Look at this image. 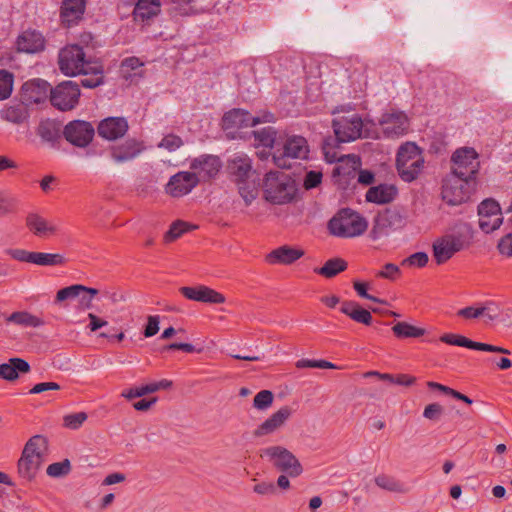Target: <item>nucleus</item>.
Wrapping results in <instances>:
<instances>
[{
    "mask_svg": "<svg viewBox=\"0 0 512 512\" xmlns=\"http://www.w3.org/2000/svg\"><path fill=\"white\" fill-rule=\"evenodd\" d=\"M60 71L69 77L77 75L89 76L81 80L85 88H96L104 83L103 67L100 63L88 59L78 44L66 45L58 53Z\"/></svg>",
    "mask_w": 512,
    "mask_h": 512,
    "instance_id": "nucleus-1",
    "label": "nucleus"
},
{
    "mask_svg": "<svg viewBox=\"0 0 512 512\" xmlns=\"http://www.w3.org/2000/svg\"><path fill=\"white\" fill-rule=\"evenodd\" d=\"M227 173L231 180L238 186V191L245 204L250 205L258 195L256 183V171L253 169L252 160L244 153L233 155L227 161Z\"/></svg>",
    "mask_w": 512,
    "mask_h": 512,
    "instance_id": "nucleus-2",
    "label": "nucleus"
},
{
    "mask_svg": "<svg viewBox=\"0 0 512 512\" xmlns=\"http://www.w3.org/2000/svg\"><path fill=\"white\" fill-rule=\"evenodd\" d=\"M47 446V439L42 435H35L26 442L17 464L21 478L32 481L36 477L44 462Z\"/></svg>",
    "mask_w": 512,
    "mask_h": 512,
    "instance_id": "nucleus-3",
    "label": "nucleus"
},
{
    "mask_svg": "<svg viewBox=\"0 0 512 512\" xmlns=\"http://www.w3.org/2000/svg\"><path fill=\"white\" fill-rule=\"evenodd\" d=\"M309 153L307 140L298 135L280 136V141L273 151L274 164L282 169H289L292 160L306 159Z\"/></svg>",
    "mask_w": 512,
    "mask_h": 512,
    "instance_id": "nucleus-4",
    "label": "nucleus"
},
{
    "mask_svg": "<svg viewBox=\"0 0 512 512\" xmlns=\"http://www.w3.org/2000/svg\"><path fill=\"white\" fill-rule=\"evenodd\" d=\"M296 193L292 178L278 171H270L263 181V194L266 201L272 204H285L290 202Z\"/></svg>",
    "mask_w": 512,
    "mask_h": 512,
    "instance_id": "nucleus-5",
    "label": "nucleus"
},
{
    "mask_svg": "<svg viewBox=\"0 0 512 512\" xmlns=\"http://www.w3.org/2000/svg\"><path fill=\"white\" fill-rule=\"evenodd\" d=\"M368 228L367 220L359 213L341 209L328 222L330 234L340 238H354L362 235Z\"/></svg>",
    "mask_w": 512,
    "mask_h": 512,
    "instance_id": "nucleus-6",
    "label": "nucleus"
},
{
    "mask_svg": "<svg viewBox=\"0 0 512 512\" xmlns=\"http://www.w3.org/2000/svg\"><path fill=\"white\" fill-rule=\"evenodd\" d=\"M396 168L400 178L405 182H412L420 175L424 168V157L415 143L406 142L400 146Z\"/></svg>",
    "mask_w": 512,
    "mask_h": 512,
    "instance_id": "nucleus-7",
    "label": "nucleus"
},
{
    "mask_svg": "<svg viewBox=\"0 0 512 512\" xmlns=\"http://www.w3.org/2000/svg\"><path fill=\"white\" fill-rule=\"evenodd\" d=\"M476 189V180L449 173L442 182V199L449 205L467 202Z\"/></svg>",
    "mask_w": 512,
    "mask_h": 512,
    "instance_id": "nucleus-8",
    "label": "nucleus"
},
{
    "mask_svg": "<svg viewBox=\"0 0 512 512\" xmlns=\"http://www.w3.org/2000/svg\"><path fill=\"white\" fill-rule=\"evenodd\" d=\"M260 457L271 463L275 469L286 473L290 477H298L303 472L302 465L296 456L283 446L266 447L260 450Z\"/></svg>",
    "mask_w": 512,
    "mask_h": 512,
    "instance_id": "nucleus-9",
    "label": "nucleus"
},
{
    "mask_svg": "<svg viewBox=\"0 0 512 512\" xmlns=\"http://www.w3.org/2000/svg\"><path fill=\"white\" fill-rule=\"evenodd\" d=\"M451 162V173L476 180L480 163L478 161V154L473 148L457 149L451 157Z\"/></svg>",
    "mask_w": 512,
    "mask_h": 512,
    "instance_id": "nucleus-10",
    "label": "nucleus"
},
{
    "mask_svg": "<svg viewBox=\"0 0 512 512\" xmlns=\"http://www.w3.org/2000/svg\"><path fill=\"white\" fill-rule=\"evenodd\" d=\"M332 126L338 142H351L362 136L363 121L356 113L336 116Z\"/></svg>",
    "mask_w": 512,
    "mask_h": 512,
    "instance_id": "nucleus-11",
    "label": "nucleus"
},
{
    "mask_svg": "<svg viewBox=\"0 0 512 512\" xmlns=\"http://www.w3.org/2000/svg\"><path fill=\"white\" fill-rule=\"evenodd\" d=\"M274 116L265 112L262 116H252L244 109L235 108L226 112L222 118V127L225 130L254 127L260 123L273 122Z\"/></svg>",
    "mask_w": 512,
    "mask_h": 512,
    "instance_id": "nucleus-12",
    "label": "nucleus"
},
{
    "mask_svg": "<svg viewBox=\"0 0 512 512\" xmlns=\"http://www.w3.org/2000/svg\"><path fill=\"white\" fill-rule=\"evenodd\" d=\"M79 85L71 80L64 81L50 90L51 104L61 111L73 109L79 101Z\"/></svg>",
    "mask_w": 512,
    "mask_h": 512,
    "instance_id": "nucleus-13",
    "label": "nucleus"
},
{
    "mask_svg": "<svg viewBox=\"0 0 512 512\" xmlns=\"http://www.w3.org/2000/svg\"><path fill=\"white\" fill-rule=\"evenodd\" d=\"M465 241L461 235L447 234L437 238L433 243V257L438 265L450 260L457 252L463 250Z\"/></svg>",
    "mask_w": 512,
    "mask_h": 512,
    "instance_id": "nucleus-14",
    "label": "nucleus"
},
{
    "mask_svg": "<svg viewBox=\"0 0 512 512\" xmlns=\"http://www.w3.org/2000/svg\"><path fill=\"white\" fill-rule=\"evenodd\" d=\"M95 129L90 122L84 120L70 121L63 129L64 138L73 146L87 147L93 140Z\"/></svg>",
    "mask_w": 512,
    "mask_h": 512,
    "instance_id": "nucleus-15",
    "label": "nucleus"
},
{
    "mask_svg": "<svg viewBox=\"0 0 512 512\" xmlns=\"http://www.w3.org/2000/svg\"><path fill=\"white\" fill-rule=\"evenodd\" d=\"M404 225V218L400 212L396 210H386L384 213L378 214L373 221L370 230V238L374 241L389 235L390 232L401 228Z\"/></svg>",
    "mask_w": 512,
    "mask_h": 512,
    "instance_id": "nucleus-16",
    "label": "nucleus"
},
{
    "mask_svg": "<svg viewBox=\"0 0 512 512\" xmlns=\"http://www.w3.org/2000/svg\"><path fill=\"white\" fill-rule=\"evenodd\" d=\"M479 227L485 233H491L498 229L502 222L500 205L494 199H486L478 206Z\"/></svg>",
    "mask_w": 512,
    "mask_h": 512,
    "instance_id": "nucleus-17",
    "label": "nucleus"
},
{
    "mask_svg": "<svg viewBox=\"0 0 512 512\" xmlns=\"http://www.w3.org/2000/svg\"><path fill=\"white\" fill-rule=\"evenodd\" d=\"M189 168L200 181H209L215 178L220 169L222 162L218 156L203 154L190 160Z\"/></svg>",
    "mask_w": 512,
    "mask_h": 512,
    "instance_id": "nucleus-18",
    "label": "nucleus"
},
{
    "mask_svg": "<svg viewBox=\"0 0 512 512\" xmlns=\"http://www.w3.org/2000/svg\"><path fill=\"white\" fill-rule=\"evenodd\" d=\"M379 125L382 132L388 138H397L409 129V121L406 114L402 111L391 110L382 114Z\"/></svg>",
    "mask_w": 512,
    "mask_h": 512,
    "instance_id": "nucleus-19",
    "label": "nucleus"
},
{
    "mask_svg": "<svg viewBox=\"0 0 512 512\" xmlns=\"http://www.w3.org/2000/svg\"><path fill=\"white\" fill-rule=\"evenodd\" d=\"M198 184L199 179L191 171H180L170 177L165 191L173 198H180L189 194Z\"/></svg>",
    "mask_w": 512,
    "mask_h": 512,
    "instance_id": "nucleus-20",
    "label": "nucleus"
},
{
    "mask_svg": "<svg viewBox=\"0 0 512 512\" xmlns=\"http://www.w3.org/2000/svg\"><path fill=\"white\" fill-rule=\"evenodd\" d=\"M292 413V408L289 406H282L255 428L253 436L255 438H262L276 433L290 419Z\"/></svg>",
    "mask_w": 512,
    "mask_h": 512,
    "instance_id": "nucleus-21",
    "label": "nucleus"
},
{
    "mask_svg": "<svg viewBox=\"0 0 512 512\" xmlns=\"http://www.w3.org/2000/svg\"><path fill=\"white\" fill-rule=\"evenodd\" d=\"M328 141L325 143V156L330 162H337L333 169V176H342L344 178H352L356 175L360 166V159L355 155H342L337 157L335 153L332 155L328 151Z\"/></svg>",
    "mask_w": 512,
    "mask_h": 512,
    "instance_id": "nucleus-22",
    "label": "nucleus"
},
{
    "mask_svg": "<svg viewBox=\"0 0 512 512\" xmlns=\"http://www.w3.org/2000/svg\"><path fill=\"white\" fill-rule=\"evenodd\" d=\"M49 84L42 79L27 81L22 85L20 99L29 107L31 104H39L47 98Z\"/></svg>",
    "mask_w": 512,
    "mask_h": 512,
    "instance_id": "nucleus-23",
    "label": "nucleus"
},
{
    "mask_svg": "<svg viewBox=\"0 0 512 512\" xmlns=\"http://www.w3.org/2000/svg\"><path fill=\"white\" fill-rule=\"evenodd\" d=\"M128 128V122L124 117H107L100 121L97 132L101 138L114 141L122 138L127 133Z\"/></svg>",
    "mask_w": 512,
    "mask_h": 512,
    "instance_id": "nucleus-24",
    "label": "nucleus"
},
{
    "mask_svg": "<svg viewBox=\"0 0 512 512\" xmlns=\"http://www.w3.org/2000/svg\"><path fill=\"white\" fill-rule=\"evenodd\" d=\"M440 341L449 345H456L461 347H466L469 349L474 350H480V351H486V352H493V353H501V354H507L509 355L511 352L500 346H495L491 344L481 343V342H475L472 341L462 335H457L453 333L443 334L440 337Z\"/></svg>",
    "mask_w": 512,
    "mask_h": 512,
    "instance_id": "nucleus-25",
    "label": "nucleus"
},
{
    "mask_svg": "<svg viewBox=\"0 0 512 512\" xmlns=\"http://www.w3.org/2000/svg\"><path fill=\"white\" fill-rule=\"evenodd\" d=\"M179 291L185 298L192 301L209 304H221L225 302V297L223 294L204 285L195 287L184 286L181 287Z\"/></svg>",
    "mask_w": 512,
    "mask_h": 512,
    "instance_id": "nucleus-26",
    "label": "nucleus"
},
{
    "mask_svg": "<svg viewBox=\"0 0 512 512\" xmlns=\"http://www.w3.org/2000/svg\"><path fill=\"white\" fill-rule=\"evenodd\" d=\"M145 149L142 141L135 138H129L125 142L114 145L110 149L111 158L116 163L131 161L139 156Z\"/></svg>",
    "mask_w": 512,
    "mask_h": 512,
    "instance_id": "nucleus-27",
    "label": "nucleus"
},
{
    "mask_svg": "<svg viewBox=\"0 0 512 512\" xmlns=\"http://www.w3.org/2000/svg\"><path fill=\"white\" fill-rule=\"evenodd\" d=\"M304 255V250L288 245L280 246L266 255V262L271 265H291Z\"/></svg>",
    "mask_w": 512,
    "mask_h": 512,
    "instance_id": "nucleus-28",
    "label": "nucleus"
},
{
    "mask_svg": "<svg viewBox=\"0 0 512 512\" xmlns=\"http://www.w3.org/2000/svg\"><path fill=\"white\" fill-rule=\"evenodd\" d=\"M85 9V0H63L60 12L62 23L67 27L77 24L83 18Z\"/></svg>",
    "mask_w": 512,
    "mask_h": 512,
    "instance_id": "nucleus-29",
    "label": "nucleus"
},
{
    "mask_svg": "<svg viewBox=\"0 0 512 512\" xmlns=\"http://www.w3.org/2000/svg\"><path fill=\"white\" fill-rule=\"evenodd\" d=\"M172 385L173 382L171 380L162 379L160 381H154L138 387L123 390L121 396L127 400H132L134 398L143 397L145 395L152 394L160 390H167L171 388Z\"/></svg>",
    "mask_w": 512,
    "mask_h": 512,
    "instance_id": "nucleus-30",
    "label": "nucleus"
},
{
    "mask_svg": "<svg viewBox=\"0 0 512 512\" xmlns=\"http://www.w3.org/2000/svg\"><path fill=\"white\" fill-rule=\"evenodd\" d=\"M29 363L22 358H10L8 362L0 364V379L15 381L20 374L30 372Z\"/></svg>",
    "mask_w": 512,
    "mask_h": 512,
    "instance_id": "nucleus-31",
    "label": "nucleus"
},
{
    "mask_svg": "<svg viewBox=\"0 0 512 512\" xmlns=\"http://www.w3.org/2000/svg\"><path fill=\"white\" fill-rule=\"evenodd\" d=\"M17 48L26 53H36L44 49V38L39 32L27 30L19 35Z\"/></svg>",
    "mask_w": 512,
    "mask_h": 512,
    "instance_id": "nucleus-32",
    "label": "nucleus"
},
{
    "mask_svg": "<svg viewBox=\"0 0 512 512\" xmlns=\"http://www.w3.org/2000/svg\"><path fill=\"white\" fill-rule=\"evenodd\" d=\"M340 311L350 317L353 321L370 326L373 321L371 313L362 308L359 303L355 301L346 300L341 303Z\"/></svg>",
    "mask_w": 512,
    "mask_h": 512,
    "instance_id": "nucleus-33",
    "label": "nucleus"
},
{
    "mask_svg": "<svg viewBox=\"0 0 512 512\" xmlns=\"http://www.w3.org/2000/svg\"><path fill=\"white\" fill-rule=\"evenodd\" d=\"M29 107L21 99L6 106L1 111V118L13 124H22L29 118Z\"/></svg>",
    "mask_w": 512,
    "mask_h": 512,
    "instance_id": "nucleus-34",
    "label": "nucleus"
},
{
    "mask_svg": "<svg viewBox=\"0 0 512 512\" xmlns=\"http://www.w3.org/2000/svg\"><path fill=\"white\" fill-rule=\"evenodd\" d=\"M26 225L30 231L39 237L53 235L57 232L55 225L36 213L27 216Z\"/></svg>",
    "mask_w": 512,
    "mask_h": 512,
    "instance_id": "nucleus-35",
    "label": "nucleus"
},
{
    "mask_svg": "<svg viewBox=\"0 0 512 512\" xmlns=\"http://www.w3.org/2000/svg\"><path fill=\"white\" fill-rule=\"evenodd\" d=\"M397 189L392 185H378L368 189L366 200L376 204H386L394 200Z\"/></svg>",
    "mask_w": 512,
    "mask_h": 512,
    "instance_id": "nucleus-36",
    "label": "nucleus"
},
{
    "mask_svg": "<svg viewBox=\"0 0 512 512\" xmlns=\"http://www.w3.org/2000/svg\"><path fill=\"white\" fill-rule=\"evenodd\" d=\"M160 0H138L134 8V16L142 21L149 20L160 13Z\"/></svg>",
    "mask_w": 512,
    "mask_h": 512,
    "instance_id": "nucleus-37",
    "label": "nucleus"
},
{
    "mask_svg": "<svg viewBox=\"0 0 512 512\" xmlns=\"http://www.w3.org/2000/svg\"><path fill=\"white\" fill-rule=\"evenodd\" d=\"M375 484L386 491L405 494L409 488L395 477L387 474H379L374 478Z\"/></svg>",
    "mask_w": 512,
    "mask_h": 512,
    "instance_id": "nucleus-38",
    "label": "nucleus"
},
{
    "mask_svg": "<svg viewBox=\"0 0 512 512\" xmlns=\"http://www.w3.org/2000/svg\"><path fill=\"white\" fill-rule=\"evenodd\" d=\"M392 332L399 339L419 338L426 333L424 328L414 326L405 321L395 323L392 327Z\"/></svg>",
    "mask_w": 512,
    "mask_h": 512,
    "instance_id": "nucleus-39",
    "label": "nucleus"
},
{
    "mask_svg": "<svg viewBox=\"0 0 512 512\" xmlns=\"http://www.w3.org/2000/svg\"><path fill=\"white\" fill-rule=\"evenodd\" d=\"M347 269V262L341 258H332L325 262V264L315 272L326 277L332 278Z\"/></svg>",
    "mask_w": 512,
    "mask_h": 512,
    "instance_id": "nucleus-40",
    "label": "nucleus"
},
{
    "mask_svg": "<svg viewBox=\"0 0 512 512\" xmlns=\"http://www.w3.org/2000/svg\"><path fill=\"white\" fill-rule=\"evenodd\" d=\"M7 321L24 327H38L43 324L40 318L25 311L12 313Z\"/></svg>",
    "mask_w": 512,
    "mask_h": 512,
    "instance_id": "nucleus-41",
    "label": "nucleus"
},
{
    "mask_svg": "<svg viewBox=\"0 0 512 512\" xmlns=\"http://www.w3.org/2000/svg\"><path fill=\"white\" fill-rule=\"evenodd\" d=\"M38 135L42 140L54 143L60 137V129L58 125L50 120L42 121L38 127Z\"/></svg>",
    "mask_w": 512,
    "mask_h": 512,
    "instance_id": "nucleus-42",
    "label": "nucleus"
},
{
    "mask_svg": "<svg viewBox=\"0 0 512 512\" xmlns=\"http://www.w3.org/2000/svg\"><path fill=\"white\" fill-rule=\"evenodd\" d=\"M254 137L259 144L273 148V151L275 150V146L278 141H280V136H276V131L273 127H265L261 130L254 131Z\"/></svg>",
    "mask_w": 512,
    "mask_h": 512,
    "instance_id": "nucleus-43",
    "label": "nucleus"
},
{
    "mask_svg": "<svg viewBox=\"0 0 512 512\" xmlns=\"http://www.w3.org/2000/svg\"><path fill=\"white\" fill-rule=\"evenodd\" d=\"M65 263L61 254L34 252L32 264L39 266H57Z\"/></svg>",
    "mask_w": 512,
    "mask_h": 512,
    "instance_id": "nucleus-44",
    "label": "nucleus"
},
{
    "mask_svg": "<svg viewBox=\"0 0 512 512\" xmlns=\"http://www.w3.org/2000/svg\"><path fill=\"white\" fill-rule=\"evenodd\" d=\"M143 66V62L137 57L125 58L121 63V74L126 80L132 79L134 76H140L138 70Z\"/></svg>",
    "mask_w": 512,
    "mask_h": 512,
    "instance_id": "nucleus-45",
    "label": "nucleus"
},
{
    "mask_svg": "<svg viewBox=\"0 0 512 512\" xmlns=\"http://www.w3.org/2000/svg\"><path fill=\"white\" fill-rule=\"evenodd\" d=\"M191 226L181 220L173 222L169 230L164 235V241L170 243L181 237L185 232L189 231Z\"/></svg>",
    "mask_w": 512,
    "mask_h": 512,
    "instance_id": "nucleus-46",
    "label": "nucleus"
},
{
    "mask_svg": "<svg viewBox=\"0 0 512 512\" xmlns=\"http://www.w3.org/2000/svg\"><path fill=\"white\" fill-rule=\"evenodd\" d=\"M84 290V285L74 284L65 288L60 289L56 293L55 304H59L69 299L79 297Z\"/></svg>",
    "mask_w": 512,
    "mask_h": 512,
    "instance_id": "nucleus-47",
    "label": "nucleus"
},
{
    "mask_svg": "<svg viewBox=\"0 0 512 512\" xmlns=\"http://www.w3.org/2000/svg\"><path fill=\"white\" fill-rule=\"evenodd\" d=\"M71 471V464L68 459L61 462H55L47 467L46 473L52 478H60L68 475Z\"/></svg>",
    "mask_w": 512,
    "mask_h": 512,
    "instance_id": "nucleus-48",
    "label": "nucleus"
},
{
    "mask_svg": "<svg viewBox=\"0 0 512 512\" xmlns=\"http://www.w3.org/2000/svg\"><path fill=\"white\" fill-rule=\"evenodd\" d=\"M274 395L270 390H261L253 399V407L265 411L273 404Z\"/></svg>",
    "mask_w": 512,
    "mask_h": 512,
    "instance_id": "nucleus-49",
    "label": "nucleus"
},
{
    "mask_svg": "<svg viewBox=\"0 0 512 512\" xmlns=\"http://www.w3.org/2000/svg\"><path fill=\"white\" fill-rule=\"evenodd\" d=\"M13 90V74L0 70V100H5L10 97Z\"/></svg>",
    "mask_w": 512,
    "mask_h": 512,
    "instance_id": "nucleus-50",
    "label": "nucleus"
},
{
    "mask_svg": "<svg viewBox=\"0 0 512 512\" xmlns=\"http://www.w3.org/2000/svg\"><path fill=\"white\" fill-rule=\"evenodd\" d=\"M184 145L183 139L176 134H167L158 143L157 147L165 149L169 152H174Z\"/></svg>",
    "mask_w": 512,
    "mask_h": 512,
    "instance_id": "nucleus-51",
    "label": "nucleus"
},
{
    "mask_svg": "<svg viewBox=\"0 0 512 512\" xmlns=\"http://www.w3.org/2000/svg\"><path fill=\"white\" fill-rule=\"evenodd\" d=\"M87 418L88 416L85 412L67 414L63 417V426L70 430H77L83 425Z\"/></svg>",
    "mask_w": 512,
    "mask_h": 512,
    "instance_id": "nucleus-52",
    "label": "nucleus"
},
{
    "mask_svg": "<svg viewBox=\"0 0 512 512\" xmlns=\"http://www.w3.org/2000/svg\"><path fill=\"white\" fill-rule=\"evenodd\" d=\"M299 369L303 368H320V369H338V367L326 360L300 359L295 363Z\"/></svg>",
    "mask_w": 512,
    "mask_h": 512,
    "instance_id": "nucleus-53",
    "label": "nucleus"
},
{
    "mask_svg": "<svg viewBox=\"0 0 512 512\" xmlns=\"http://www.w3.org/2000/svg\"><path fill=\"white\" fill-rule=\"evenodd\" d=\"M401 276V270L400 268L393 264V263H387L383 266L382 270L377 272L376 277L387 279L390 281H395Z\"/></svg>",
    "mask_w": 512,
    "mask_h": 512,
    "instance_id": "nucleus-54",
    "label": "nucleus"
},
{
    "mask_svg": "<svg viewBox=\"0 0 512 512\" xmlns=\"http://www.w3.org/2000/svg\"><path fill=\"white\" fill-rule=\"evenodd\" d=\"M481 312L486 321H493L499 317L500 308L497 303L488 301L481 305Z\"/></svg>",
    "mask_w": 512,
    "mask_h": 512,
    "instance_id": "nucleus-55",
    "label": "nucleus"
},
{
    "mask_svg": "<svg viewBox=\"0 0 512 512\" xmlns=\"http://www.w3.org/2000/svg\"><path fill=\"white\" fill-rule=\"evenodd\" d=\"M428 260V255L425 252H416L410 255L408 258L404 259L402 264L415 267H424L427 265Z\"/></svg>",
    "mask_w": 512,
    "mask_h": 512,
    "instance_id": "nucleus-56",
    "label": "nucleus"
},
{
    "mask_svg": "<svg viewBox=\"0 0 512 512\" xmlns=\"http://www.w3.org/2000/svg\"><path fill=\"white\" fill-rule=\"evenodd\" d=\"M443 414V407L438 403H432L425 407L423 416L426 419L437 421Z\"/></svg>",
    "mask_w": 512,
    "mask_h": 512,
    "instance_id": "nucleus-57",
    "label": "nucleus"
},
{
    "mask_svg": "<svg viewBox=\"0 0 512 512\" xmlns=\"http://www.w3.org/2000/svg\"><path fill=\"white\" fill-rule=\"evenodd\" d=\"M60 385L56 382H41L35 384L29 391L30 394H40L46 391H58Z\"/></svg>",
    "mask_w": 512,
    "mask_h": 512,
    "instance_id": "nucleus-58",
    "label": "nucleus"
},
{
    "mask_svg": "<svg viewBox=\"0 0 512 512\" xmlns=\"http://www.w3.org/2000/svg\"><path fill=\"white\" fill-rule=\"evenodd\" d=\"M322 180V173L319 171H309L304 179V187L306 189H312L317 187Z\"/></svg>",
    "mask_w": 512,
    "mask_h": 512,
    "instance_id": "nucleus-59",
    "label": "nucleus"
},
{
    "mask_svg": "<svg viewBox=\"0 0 512 512\" xmlns=\"http://www.w3.org/2000/svg\"><path fill=\"white\" fill-rule=\"evenodd\" d=\"M500 254L512 257V233L502 237L497 246Z\"/></svg>",
    "mask_w": 512,
    "mask_h": 512,
    "instance_id": "nucleus-60",
    "label": "nucleus"
},
{
    "mask_svg": "<svg viewBox=\"0 0 512 512\" xmlns=\"http://www.w3.org/2000/svg\"><path fill=\"white\" fill-rule=\"evenodd\" d=\"M159 331V316H149L147 319V324L144 329V336L146 338L152 337L156 335Z\"/></svg>",
    "mask_w": 512,
    "mask_h": 512,
    "instance_id": "nucleus-61",
    "label": "nucleus"
},
{
    "mask_svg": "<svg viewBox=\"0 0 512 512\" xmlns=\"http://www.w3.org/2000/svg\"><path fill=\"white\" fill-rule=\"evenodd\" d=\"M457 315L465 319H476L482 317L481 306H468L458 310Z\"/></svg>",
    "mask_w": 512,
    "mask_h": 512,
    "instance_id": "nucleus-62",
    "label": "nucleus"
},
{
    "mask_svg": "<svg viewBox=\"0 0 512 512\" xmlns=\"http://www.w3.org/2000/svg\"><path fill=\"white\" fill-rule=\"evenodd\" d=\"M11 257L20 262L32 263L34 252H30L24 249H13L9 252Z\"/></svg>",
    "mask_w": 512,
    "mask_h": 512,
    "instance_id": "nucleus-63",
    "label": "nucleus"
},
{
    "mask_svg": "<svg viewBox=\"0 0 512 512\" xmlns=\"http://www.w3.org/2000/svg\"><path fill=\"white\" fill-rule=\"evenodd\" d=\"M253 491L259 495H272L276 492V487L272 482H261L253 487Z\"/></svg>",
    "mask_w": 512,
    "mask_h": 512,
    "instance_id": "nucleus-64",
    "label": "nucleus"
}]
</instances>
